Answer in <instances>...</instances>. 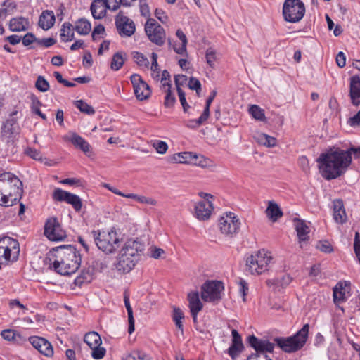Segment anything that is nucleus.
<instances>
[{"label": "nucleus", "instance_id": "obj_52", "mask_svg": "<svg viewBox=\"0 0 360 360\" xmlns=\"http://www.w3.org/2000/svg\"><path fill=\"white\" fill-rule=\"evenodd\" d=\"M92 352L91 356L95 359H102L105 354V349L100 346L91 348Z\"/></svg>", "mask_w": 360, "mask_h": 360}, {"label": "nucleus", "instance_id": "obj_46", "mask_svg": "<svg viewBox=\"0 0 360 360\" xmlns=\"http://www.w3.org/2000/svg\"><path fill=\"white\" fill-rule=\"evenodd\" d=\"M188 77L184 75H178L174 77V82L176 87V90H181L182 88L187 86L188 85Z\"/></svg>", "mask_w": 360, "mask_h": 360}, {"label": "nucleus", "instance_id": "obj_24", "mask_svg": "<svg viewBox=\"0 0 360 360\" xmlns=\"http://www.w3.org/2000/svg\"><path fill=\"white\" fill-rule=\"evenodd\" d=\"M29 27L28 19L23 17H15L10 20L9 29L12 32L25 31Z\"/></svg>", "mask_w": 360, "mask_h": 360}, {"label": "nucleus", "instance_id": "obj_20", "mask_svg": "<svg viewBox=\"0 0 360 360\" xmlns=\"http://www.w3.org/2000/svg\"><path fill=\"white\" fill-rule=\"evenodd\" d=\"M2 133L9 137H16L20 133V127L16 118L12 117L8 119L1 129Z\"/></svg>", "mask_w": 360, "mask_h": 360}, {"label": "nucleus", "instance_id": "obj_57", "mask_svg": "<svg viewBox=\"0 0 360 360\" xmlns=\"http://www.w3.org/2000/svg\"><path fill=\"white\" fill-rule=\"evenodd\" d=\"M316 248L323 252H330L333 251V248L329 242L325 241H319L316 245Z\"/></svg>", "mask_w": 360, "mask_h": 360}, {"label": "nucleus", "instance_id": "obj_58", "mask_svg": "<svg viewBox=\"0 0 360 360\" xmlns=\"http://www.w3.org/2000/svg\"><path fill=\"white\" fill-rule=\"evenodd\" d=\"M105 34V27L102 25H98L96 26L92 32L91 37L94 41H96L98 39V36L103 35Z\"/></svg>", "mask_w": 360, "mask_h": 360}, {"label": "nucleus", "instance_id": "obj_54", "mask_svg": "<svg viewBox=\"0 0 360 360\" xmlns=\"http://www.w3.org/2000/svg\"><path fill=\"white\" fill-rule=\"evenodd\" d=\"M205 57H206L207 64L212 68L214 67V62L216 60L215 51L212 49H208L206 51Z\"/></svg>", "mask_w": 360, "mask_h": 360}, {"label": "nucleus", "instance_id": "obj_7", "mask_svg": "<svg viewBox=\"0 0 360 360\" xmlns=\"http://www.w3.org/2000/svg\"><path fill=\"white\" fill-rule=\"evenodd\" d=\"M89 238H93L99 250L107 254L114 252L120 247L122 241L117 231L112 229L102 232L93 231Z\"/></svg>", "mask_w": 360, "mask_h": 360}, {"label": "nucleus", "instance_id": "obj_50", "mask_svg": "<svg viewBox=\"0 0 360 360\" xmlns=\"http://www.w3.org/2000/svg\"><path fill=\"white\" fill-rule=\"evenodd\" d=\"M1 335L4 340L8 341L15 340L16 338V336H20V335L18 333L11 329H6L2 330Z\"/></svg>", "mask_w": 360, "mask_h": 360}, {"label": "nucleus", "instance_id": "obj_10", "mask_svg": "<svg viewBox=\"0 0 360 360\" xmlns=\"http://www.w3.org/2000/svg\"><path fill=\"white\" fill-rule=\"evenodd\" d=\"M305 13V7L300 0H285L283 6L285 20L297 22L302 20Z\"/></svg>", "mask_w": 360, "mask_h": 360}, {"label": "nucleus", "instance_id": "obj_3", "mask_svg": "<svg viewBox=\"0 0 360 360\" xmlns=\"http://www.w3.org/2000/svg\"><path fill=\"white\" fill-rule=\"evenodd\" d=\"M144 245L136 240H128L121 248L117 262L114 264L115 269L120 274H127L135 266Z\"/></svg>", "mask_w": 360, "mask_h": 360}, {"label": "nucleus", "instance_id": "obj_32", "mask_svg": "<svg viewBox=\"0 0 360 360\" xmlns=\"http://www.w3.org/2000/svg\"><path fill=\"white\" fill-rule=\"evenodd\" d=\"M84 340L91 349L100 346L102 342L100 335L94 331L87 333Z\"/></svg>", "mask_w": 360, "mask_h": 360}, {"label": "nucleus", "instance_id": "obj_16", "mask_svg": "<svg viewBox=\"0 0 360 360\" xmlns=\"http://www.w3.org/2000/svg\"><path fill=\"white\" fill-rule=\"evenodd\" d=\"M53 198L60 202H66L72 205L76 211H80L82 207V202L80 198L73 193L63 191L60 188H56L53 193Z\"/></svg>", "mask_w": 360, "mask_h": 360}, {"label": "nucleus", "instance_id": "obj_6", "mask_svg": "<svg viewBox=\"0 0 360 360\" xmlns=\"http://www.w3.org/2000/svg\"><path fill=\"white\" fill-rule=\"evenodd\" d=\"M273 263L271 253L262 249L247 258L246 271L252 275H260L268 271Z\"/></svg>", "mask_w": 360, "mask_h": 360}, {"label": "nucleus", "instance_id": "obj_55", "mask_svg": "<svg viewBox=\"0 0 360 360\" xmlns=\"http://www.w3.org/2000/svg\"><path fill=\"white\" fill-rule=\"evenodd\" d=\"M37 40H38V39L36 38L35 36L31 32L27 33L22 38V42L25 46H29V45L32 44L33 42L37 43Z\"/></svg>", "mask_w": 360, "mask_h": 360}, {"label": "nucleus", "instance_id": "obj_56", "mask_svg": "<svg viewBox=\"0 0 360 360\" xmlns=\"http://www.w3.org/2000/svg\"><path fill=\"white\" fill-rule=\"evenodd\" d=\"M53 75L57 81L64 85L65 87H74L75 84L74 82H69L64 79L62 75L59 72H54Z\"/></svg>", "mask_w": 360, "mask_h": 360}, {"label": "nucleus", "instance_id": "obj_11", "mask_svg": "<svg viewBox=\"0 0 360 360\" xmlns=\"http://www.w3.org/2000/svg\"><path fill=\"white\" fill-rule=\"evenodd\" d=\"M240 221L238 217L233 212H225L220 217L218 221V227L220 232L227 236L233 237L240 230Z\"/></svg>", "mask_w": 360, "mask_h": 360}, {"label": "nucleus", "instance_id": "obj_23", "mask_svg": "<svg viewBox=\"0 0 360 360\" xmlns=\"http://www.w3.org/2000/svg\"><path fill=\"white\" fill-rule=\"evenodd\" d=\"M108 8L105 0H94L91 5V11L95 19H101L106 14Z\"/></svg>", "mask_w": 360, "mask_h": 360}, {"label": "nucleus", "instance_id": "obj_64", "mask_svg": "<svg viewBox=\"0 0 360 360\" xmlns=\"http://www.w3.org/2000/svg\"><path fill=\"white\" fill-rule=\"evenodd\" d=\"M347 124L353 127H360V110L348 120Z\"/></svg>", "mask_w": 360, "mask_h": 360}, {"label": "nucleus", "instance_id": "obj_2", "mask_svg": "<svg viewBox=\"0 0 360 360\" xmlns=\"http://www.w3.org/2000/svg\"><path fill=\"white\" fill-rule=\"evenodd\" d=\"M22 195V184L11 172L0 174V205L10 207L16 204Z\"/></svg>", "mask_w": 360, "mask_h": 360}, {"label": "nucleus", "instance_id": "obj_60", "mask_svg": "<svg viewBox=\"0 0 360 360\" xmlns=\"http://www.w3.org/2000/svg\"><path fill=\"white\" fill-rule=\"evenodd\" d=\"M176 98L175 95L173 94L172 91H167V94L165 96V105L167 108L172 107L174 103H175Z\"/></svg>", "mask_w": 360, "mask_h": 360}, {"label": "nucleus", "instance_id": "obj_38", "mask_svg": "<svg viewBox=\"0 0 360 360\" xmlns=\"http://www.w3.org/2000/svg\"><path fill=\"white\" fill-rule=\"evenodd\" d=\"M133 58L134 62L143 70H149V60L148 59L140 52H133Z\"/></svg>", "mask_w": 360, "mask_h": 360}, {"label": "nucleus", "instance_id": "obj_28", "mask_svg": "<svg viewBox=\"0 0 360 360\" xmlns=\"http://www.w3.org/2000/svg\"><path fill=\"white\" fill-rule=\"evenodd\" d=\"M295 226L300 242L307 240L309 238V227L300 219L295 221Z\"/></svg>", "mask_w": 360, "mask_h": 360}, {"label": "nucleus", "instance_id": "obj_19", "mask_svg": "<svg viewBox=\"0 0 360 360\" xmlns=\"http://www.w3.org/2000/svg\"><path fill=\"white\" fill-rule=\"evenodd\" d=\"M188 307L194 322L197 321L198 314L202 309L203 304L200 300L198 292H191L188 295Z\"/></svg>", "mask_w": 360, "mask_h": 360}, {"label": "nucleus", "instance_id": "obj_26", "mask_svg": "<svg viewBox=\"0 0 360 360\" xmlns=\"http://www.w3.org/2000/svg\"><path fill=\"white\" fill-rule=\"evenodd\" d=\"M55 15L53 11H44L39 17V25L44 30L50 29L55 22Z\"/></svg>", "mask_w": 360, "mask_h": 360}, {"label": "nucleus", "instance_id": "obj_25", "mask_svg": "<svg viewBox=\"0 0 360 360\" xmlns=\"http://www.w3.org/2000/svg\"><path fill=\"white\" fill-rule=\"evenodd\" d=\"M265 213L267 217L273 222H276L283 214L278 205L274 201L268 202Z\"/></svg>", "mask_w": 360, "mask_h": 360}, {"label": "nucleus", "instance_id": "obj_30", "mask_svg": "<svg viewBox=\"0 0 360 360\" xmlns=\"http://www.w3.org/2000/svg\"><path fill=\"white\" fill-rule=\"evenodd\" d=\"M124 302L128 314V332L131 334L134 331V319L133 316V310L129 302V296L127 292H124Z\"/></svg>", "mask_w": 360, "mask_h": 360}, {"label": "nucleus", "instance_id": "obj_41", "mask_svg": "<svg viewBox=\"0 0 360 360\" xmlns=\"http://www.w3.org/2000/svg\"><path fill=\"white\" fill-rule=\"evenodd\" d=\"M249 113L257 120L265 121L264 111L257 105H252L249 108Z\"/></svg>", "mask_w": 360, "mask_h": 360}, {"label": "nucleus", "instance_id": "obj_17", "mask_svg": "<svg viewBox=\"0 0 360 360\" xmlns=\"http://www.w3.org/2000/svg\"><path fill=\"white\" fill-rule=\"evenodd\" d=\"M29 341L41 354L48 357L53 356V349L52 345L46 339L39 336H33L29 338Z\"/></svg>", "mask_w": 360, "mask_h": 360}, {"label": "nucleus", "instance_id": "obj_8", "mask_svg": "<svg viewBox=\"0 0 360 360\" xmlns=\"http://www.w3.org/2000/svg\"><path fill=\"white\" fill-rule=\"evenodd\" d=\"M20 254V245L17 240L4 236L0 238V265L5 266L15 262Z\"/></svg>", "mask_w": 360, "mask_h": 360}, {"label": "nucleus", "instance_id": "obj_22", "mask_svg": "<svg viewBox=\"0 0 360 360\" xmlns=\"http://www.w3.org/2000/svg\"><path fill=\"white\" fill-rule=\"evenodd\" d=\"M333 205V219L338 224H344L347 221V214L342 200H335Z\"/></svg>", "mask_w": 360, "mask_h": 360}, {"label": "nucleus", "instance_id": "obj_36", "mask_svg": "<svg viewBox=\"0 0 360 360\" xmlns=\"http://www.w3.org/2000/svg\"><path fill=\"white\" fill-rule=\"evenodd\" d=\"M176 35L181 40V43L179 47L174 46V50L176 53L184 55L186 53L187 38L181 30H177Z\"/></svg>", "mask_w": 360, "mask_h": 360}, {"label": "nucleus", "instance_id": "obj_31", "mask_svg": "<svg viewBox=\"0 0 360 360\" xmlns=\"http://www.w3.org/2000/svg\"><path fill=\"white\" fill-rule=\"evenodd\" d=\"M345 285L342 283H338L336 284L335 287L333 289V300L335 304L341 303L346 301V289Z\"/></svg>", "mask_w": 360, "mask_h": 360}, {"label": "nucleus", "instance_id": "obj_49", "mask_svg": "<svg viewBox=\"0 0 360 360\" xmlns=\"http://www.w3.org/2000/svg\"><path fill=\"white\" fill-rule=\"evenodd\" d=\"M25 154L29 157L32 158L34 160L41 161L42 160V155L39 150L32 148H27L25 151Z\"/></svg>", "mask_w": 360, "mask_h": 360}, {"label": "nucleus", "instance_id": "obj_63", "mask_svg": "<svg viewBox=\"0 0 360 360\" xmlns=\"http://www.w3.org/2000/svg\"><path fill=\"white\" fill-rule=\"evenodd\" d=\"M360 90V77L358 75H354L350 78V89Z\"/></svg>", "mask_w": 360, "mask_h": 360}, {"label": "nucleus", "instance_id": "obj_61", "mask_svg": "<svg viewBox=\"0 0 360 360\" xmlns=\"http://www.w3.org/2000/svg\"><path fill=\"white\" fill-rule=\"evenodd\" d=\"M292 281L291 277L288 274H284L281 277H278L276 278V283L280 285L281 286L288 285Z\"/></svg>", "mask_w": 360, "mask_h": 360}, {"label": "nucleus", "instance_id": "obj_37", "mask_svg": "<svg viewBox=\"0 0 360 360\" xmlns=\"http://www.w3.org/2000/svg\"><path fill=\"white\" fill-rule=\"evenodd\" d=\"M185 316L184 312L179 308H174L173 310L172 319L174 322L176 328L183 333L184 332V325L183 320Z\"/></svg>", "mask_w": 360, "mask_h": 360}, {"label": "nucleus", "instance_id": "obj_5", "mask_svg": "<svg viewBox=\"0 0 360 360\" xmlns=\"http://www.w3.org/2000/svg\"><path fill=\"white\" fill-rule=\"evenodd\" d=\"M309 325L304 324L295 334L288 337L274 338L276 343L283 352L293 353L300 350L306 344L308 339Z\"/></svg>", "mask_w": 360, "mask_h": 360}, {"label": "nucleus", "instance_id": "obj_39", "mask_svg": "<svg viewBox=\"0 0 360 360\" xmlns=\"http://www.w3.org/2000/svg\"><path fill=\"white\" fill-rule=\"evenodd\" d=\"M31 109L33 112L40 116L44 120H46V116L45 114L42 113L40 110V106L41 105V102L38 99V98L34 95L31 94Z\"/></svg>", "mask_w": 360, "mask_h": 360}, {"label": "nucleus", "instance_id": "obj_14", "mask_svg": "<svg viewBox=\"0 0 360 360\" xmlns=\"http://www.w3.org/2000/svg\"><path fill=\"white\" fill-rule=\"evenodd\" d=\"M44 235L52 241H62L67 237L65 231L54 217L47 219L44 226Z\"/></svg>", "mask_w": 360, "mask_h": 360}, {"label": "nucleus", "instance_id": "obj_4", "mask_svg": "<svg viewBox=\"0 0 360 360\" xmlns=\"http://www.w3.org/2000/svg\"><path fill=\"white\" fill-rule=\"evenodd\" d=\"M80 264V254L74 246L68 245L61 247L57 251L53 268L61 275H70L75 273Z\"/></svg>", "mask_w": 360, "mask_h": 360}, {"label": "nucleus", "instance_id": "obj_53", "mask_svg": "<svg viewBox=\"0 0 360 360\" xmlns=\"http://www.w3.org/2000/svg\"><path fill=\"white\" fill-rule=\"evenodd\" d=\"M35 86L37 90H49L50 87L48 82L42 76L38 77Z\"/></svg>", "mask_w": 360, "mask_h": 360}, {"label": "nucleus", "instance_id": "obj_40", "mask_svg": "<svg viewBox=\"0 0 360 360\" xmlns=\"http://www.w3.org/2000/svg\"><path fill=\"white\" fill-rule=\"evenodd\" d=\"M257 142L259 144L267 147H273L276 144V139L265 134H259L257 136Z\"/></svg>", "mask_w": 360, "mask_h": 360}, {"label": "nucleus", "instance_id": "obj_45", "mask_svg": "<svg viewBox=\"0 0 360 360\" xmlns=\"http://www.w3.org/2000/svg\"><path fill=\"white\" fill-rule=\"evenodd\" d=\"M211 161L204 157L203 155H199L197 154V158H193V161L191 162L192 164L200 167L202 168L208 167L210 166Z\"/></svg>", "mask_w": 360, "mask_h": 360}, {"label": "nucleus", "instance_id": "obj_59", "mask_svg": "<svg viewBox=\"0 0 360 360\" xmlns=\"http://www.w3.org/2000/svg\"><path fill=\"white\" fill-rule=\"evenodd\" d=\"M187 86L191 90H200L201 83L198 79L195 77H190L189 80L188 81Z\"/></svg>", "mask_w": 360, "mask_h": 360}, {"label": "nucleus", "instance_id": "obj_9", "mask_svg": "<svg viewBox=\"0 0 360 360\" xmlns=\"http://www.w3.org/2000/svg\"><path fill=\"white\" fill-rule=\"evenodd\" d=\"M224 290L222 282L208 281L201 287V297L205 302L218 303L222 299Z\"/></svg>", "mask_w": 360, "mask_h": 360}, {"label": "nucleus", "instance_id": "obj_44", "mask_svg": "<svg viewBox=\"0 0 360 360\" xmlns=\"http://www.w3.org/2000/svg\"><path fill=\"white\" fill-rule=\"evenodd\" d=\"M124 62L123 56L120 53H117L112 57L110 67L114 70H118L122 67Z\"/></svg>", "mask_w": 360, "mask_h": 360}, {"label": "nucleus", "instance_id": "obj_18", "mask_svg": "<svg viewBox=\"0 0 360 360\" xmlns=\"http://www.w3.org/2000/svg\"><path fill=\"white\" fill-rule=\"evenodd\" d=\"M249 345L253 347L256 353L255 354H266V352H271L274 350V345L268 340H259L255 335L249 336L248 338Z\"/></svg>", "mask_w": 360, "mask_h": 360}, {"label": "nucleus", "instance_id": "obj_33", "mask_svg": "<svg viewBox=\"0 0 360 360\" xmlns=\"http://www.w3.org/2000/svg\"><path fill=\"white\" fill-rule=\"evenodd\" d=\"M197 158V154L191 152H183L174 154L172 160L176 163H191L193 158Z\"/></svg>", "mask_w": 360, "mask_h": 360}, {"label": "nucleus", "instance_id": "obj_21", "mask_svg": "<svg viewBox=\"0 0 360 360\" xmlns=\"http://www.w3.org/2000/svg\"><path fill=\"white\" fill-rule=\"evenodd\" d=\"M231 335L232 342L230 347L228 349V354L232 359H234L243 350V345L242 342L241 336L236 329L232 330Z\"/></svg>", "mask_w": 360, "mask_h": 360}, {"label": "nucleus", "instance_id": "obj_42", "mask_svg": "<svg viewBox=\"0 0 360 360\" xmlns=\"http://www.w3.org/2000/svg\"><path fill=\"white\" fill-rule=\"evenodd\" d=\"M207 118L208 117L205 114L202 113L199 118L188 120L186 125L188 128L196 129L205 123Z\"/></svg>", "mask_w": 360, "mask_h": 360}, {"label": "nucleus", "instance_id": "obj_13", "mask_svg": "<svg viewBox=\"0 0 360 360\" xmlns=\"http://www.w3.org/2000/svg\"><path fill=\"white\" fill-rule=\"evenodd\" d=\"M199 195L203 198V200L195 203L194 207L195 217L200 220L205 221L210 219L214 210L212 199L213 196L211 194L201 192Z\"/></svg>", "mask_w": 360, "mask_h": 360}, {"label": "nucleus", "instance_id": "obj_29", "mask_svg": "<svg viewBox=\"0 0 360 360\" xmlns=\"http://www.w3.org/2000/svg\"><path fill=\"white\" fill-rule=\"evenodd\" d=\"M91 30V25L87 20L81 18L75 22L74 30L80 35H87Z\"/></svg>", "mask_w": 360, "mask_h": 360}, {"label": "nucleus", "instance_id": "obj_47", "mask_svg": "<svg viewBox=\"0 0 360 360\" xmlns=\"http://www.w3.org/2000/svg\"><path fill=\"white\" fill-rule=\"evenodd\" d=\"M152 146L160 154H165L168 149L167 143L160 140L154 141L152 143Z\"/></svg>", "mask_w": 360, "mask_h": 360}, {"label": "nucleus", "instance_id": "obj_12", "mask_svg": "<svg viewBox=\"0 0 360 360\" xmlns=\"http://www.w3.org/2000/svg\"><path fill=\"white\" fill-rule=\"evenodd\" d=\"M145 32L151 42L159 46L165 44L166 40L165 29L154 19H148L145 25Z\"/></svg>", "mask_w": 360, "mask_h": 360}, {"label": "nucleus", "instance_id": "obj_62", "mask_svg": "<svg viewBox=\"0 0 360 360\" xmlns=\"http://www.w3.org/2000/svg\"><path fill=\"white\" fill-rule=\"evenodd\" d=\"M56 43V40L53 38L49 37V38H44L37 40V44L39 45H41L44 47L48 48L53 45H54Z\"/></svg>", "mask_w": 360, "mask_h": 360}, {"label": "nucleus", "instance_id": "obj_1", "mask_svg": "<svg viewBox=\"0 0 360 360\" xmlns=\"http://www.w3.org/2000/svg\"><path fill=\"white\" fill-rule=\"evenodd\" d=\"M352 155L356 159L360 158V146H351L347 150L334 147L321 153L317 158L320 174L326 180L338 178L351 165Z\"/></svg>", "mask_w": 360, "mask_h": 360}, {"label": "nucleus", "instance_id": "obj_15", "mask_svg": "<svg viewBox=\"0 0 360 360\" xmlns=\"http://www.w3.org/2000/svg\"><path fill=\"white\" fill-rule=\"evenodd\" d=\"M115 25L121 37H131L135 32L136 26L134 21L124 15L122 11H120L115 17Z\"/></svg>", "mask_w": 360, "mask_h": 360}, {"label": "nucleus", "instance_id": "obj_35", "mask_svg": "<svg viewBox=\"0 0 360 360\" xmlns=\"http://www.w3.org/2000/svg\"><path fill=\"white\" fill-rule=\"evenodd\" d=\"M130 79L134 90H150L149 85L143 80L139 75L133 74Z\"/></svg>", "mask_w": 360, "mask_h": 360}, {"label": "nucleus", "instance_id": "obj_51", "mask_svg": "<svg viewBox=\"0 0 360 360\" xmlns=\"http://www.w3.org/2000/svg\"><path fill=\"white\" fill-rule=\"evenodd\" d=\"M238 285H239V290H238L239 293L242 296L243 300L245 302L246 300L245 297L248 292V283L243 279H240Z\"/></svg>", "mask_w": 360, "mask_h": 360}, {"label": "nucleus", "instance_id": "obj_43", "mask_svg": "<svg viewBox=\"0 0 360 360\" xmlns=\"http://www.w3.org/2000/svg\"><path fill=\"white\" fill-rule=\"evenodd\" d=\"M75 105L82 112L86 113L87 115H94L95 113L94 108L86 103L84 102L82 100L75 101Z\"/></svg>", "mask_w": 360, "mask_h": 360}, {"label": "nucleus", "instance_id": "obj_48", "mask_svg": "<svg viewBox=\"0 0 360 360\" xmlns=\"http://www.w3.org/2000/svg\"><path fill=\"white\" fill-rule=\"evenodd\" d=\"M139 10L142 16L150 18V11L147 0H139Z\"/></svg>", "mask_w": 360, "mask_h": 360}, {"label": "nucleus", "instance_id": "obj_34", "mask_svg": "<svg viewBox=\"0 0 360 360\" xmlns=\"http://www.w3.org/2000/svg\"><path fill=\"white\" fill-rule=\"evenodd\" d=\"M74 27L70 22H64L60 29V37L63 41H72L74 39Z\"/></svg>", "mask_w": 360, "mask_h": 360}, {"label": "nucleus", "instance_id": "obj_27", "mask_svg": "<svg viewBox=\"0 0 360 360\" xmlns=\"http://www.w3.org/2000/svg\"><path fill=\"white\" fill-rule=\"evenodd\" d=\"M69 140L76 148H79L84 153H87L90 151V145L79 135L73 133L70 138H65Z\"/></svg>", "mask_w": 360, "mask_h": 360}]
</instances>
